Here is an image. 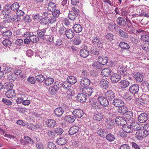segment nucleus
<instances>
[{"label": "nucleus", "instance_id": "nucleus-1", "mask_svg": "<svg viewBox=\"0 0 149 149\" xmlns=\"http://www.w3.org/2000/svg\"><path fill=\"white\" fill-rule=\"evenodd\" d=\"M97 100L104 107H106L109 104L107 99L104 97L100 96L98 97Z\"/></svg>", "mask_w": 149, "mask_h": 149}, {"label": "nucleus", "instance_id": "nucleus-2", "mask_svg": "<svg viewBox=\"0 0 149 149\" xmlns=\"http://www.w3.org/2000/svg\"><path fill=\"white\" fill-rule=\"evenodd\" d=\"M107 99L108 100L110 103L114 99V98L115 97V93L111 90L107 91L105 94Z\"/></svg>", "mask_w": 149, "mask_h": 149}, {"label": "nucleus", "instance_id": "nucleus-3", "mask_svg": "<svg viewBox=\"0 0 149 149\" xmlns=\"http://www.w3.org/2000/svg\"><path fill=\"white\" fill-rule=\"evenodd\" d=\"M111 103L117 107L123 106L124 104V102L121 99L118 98L114 99Z\"/></svg>", "mask_w": 149, "mask_h": 149}, {"label": "nucleus", "instance_id": "nucleus-4", "mask_svg": "<svg viewBox=\"0 0 149 149\" xmlns=\"http://www.w3.org/2000/svg\"><path fill=\"white\" fill-rule=\"evenodd\" d=\"M92 43L95 46L98 47L102 48L103 46L102 43L100 38L97 37L93 38Z\"/></svg>", "mask_w": 149, "mask_h": 149}, {"label": "nucleus", "instance_id": "nucleus-5", "mask_svg": "<svg viewBox=\"0 0 149 149\" xmlns=\"http://www.w3.org/2000/svg\"><path fill=\"white\" fill-rule=\"evenodd\" d=\"M72 113L73 115L79 118H81L84 114L83 111L81 109H75Z\"/></svg>", "mask_w": 149, "mask_h": 149}, {"label": "nucleus", "instance_id": "nucleus-6", "mask_svg": "<svg viewBox=\"0 0 149 149\" xmlns=\"http://www.w3.org/2000/svg\"><path fill=\"white\" fill-rule=\"evenodd\" d=\"M108 58L105 56H100L98 58V62L100 64L104 65L108 62Z\"/></svg>", "mask_w": 149, "mask_h": 149}, {"label": "nucleus", "instance_id": "nucleus-7", "mask_svg": "<svg viewBox=\"0 0 149 149\" xmlns=\"http://www.w3.org/2000/svg\"><path fill=\"white\" fill-rule=\"evenodd\" d=\"M93 88L88 87L87 88L84 87L82 90V92L86 96H89L91 95L93 92Z\"/></svg>", "mask_w": 149, "mask_h": 149}, {"label": "nucleus", "instance_id": "nucleus-8", "mask_svg": "<svg viewBox=\"0 0 149 149\" xmlns=\"http://www.w3.org/2000/svg\"><path fill=\"white\" fill-rule=\"evenodd\" d=\"M132 76L135 78L136 81L138 82H141L143 80V75L139 72L136 74H132Z\"/></svg>", "mask_w": 149, "mask_h": 149}, {"label": "nucleus", "instance_id": "nucleus-9", "mask_svg": "<svg viewBox=\"0 0 149 149\" xmlns=\"http://www.w3.org/2000/svg\"><path fill=\"white\" fill-rule=\"evenodd\" d=\"M139 86L136 84L132 85L130 87L129 90L132 94L134 95L136 94L139 90Z\"/></svg>", "mask_w": 149, "mask_h": 149}, {"label": "nucleus", "instance_id": "nucleus-10", "mask_svg": "<svg viewBox=\"0 0 149 149\" xmlns=\"http://www.w3.org/2000/svg\"><path fill=\"white\" fill-rule=\"evenodd\" d=\"M5 28H1V36L3 38H9L12 35V33L10 31H5Z\"/></svg>", "mask_w": 149, "mask_h": 149}, {"label": "nucleus", "instance_id": "nucleus-11", "mask_svg": "<svg viewBox=\"0 0 149 149\" xmlns=\"http://www.w3.org/2000/svg\"><path fill=\"white\" fill-rule=\"evenodd\" d=\"M74 24L73 28L74 31L77 33L81 32L82 30V26L78 23H76L75 22H73Z\"/></svg>", "mask_w": 149, "mask_h": 149}, {"label": "nucleus", "instance_id": "nucleus-12", "mask_svg": "<svg viewBox=\"0 0 149 149\" xmlns=\"http://www.w3.org/2000/svg\"><path fill=\"white\" fill-rule=\"evenodd\" d=\"M133 115V114L132 111H127L124 113L123 117L126 121H129L132 118Z\"/></svg>", "mask_w": 149, "mask_h": 149}, {"label": "nucleus", "instance_id": "nucleus-13", "mask_svg": "<svg viewBox=\"0 0 149 149\" xmlns=\"http://www.w3.org/2000/svg\"><path fill=\"white\" fill-rule=\"evenodd\" d=\"M146 113H143L139 116L138 119L139 122L141 123L145 122L148 119Z\"/></svg>", "mask_w": 149, "mask_h": 149}, {"label": "nucleus", "instance_id": "nucleus-14", "mask_svg": "<svg viewBox=\"0 0 149 149\" xmlns=\"http://www.w3.org/2000/svg\"><path fill=\"white\" fill-rule=\"evenodd\" d=\"M90 81L87 78H83L80 81V84L83 87H86L90 85Z\"/></svg>", "mask_w": 149, "mask_h": 149}, {"label": "nucleus", "instance_id": "nucleus-15", "mask_svg": "<svg viewBox=\"0 0 149 149\" xmlns=\"http://www.w3.org/2000/svg\"><path fill=\"white\" fill-rule=\"evenodd\" d=\"M121 79L120 76L117 73L113 74L110 78L111 81L113 83H116L119 81Z\"/></svg>", "mask_w": 149, "mask_h": 149}, {"label": "nucleus", "instance_id": "nucleus-16", "mask_svg": "<svg viewBox=\"0 0 149 149\" xmlns=\"http://www.w3.org/2000/svg\"><path fill=\"white\" fill-rule=\"evenodd\" d=\"M129 81L126 80H123L120 81L118 83V84L121 88L124 89L127 87L130 84Z\"/></svg>", "mask_w": 149, "mask_h": 149}, {"label": "nucleus", "instance_id": "nucleus-17", "mask_svg": "<svg viewBox=\"0 0 149 149\" xmlns=\"http://www.w3.org/2000/svg\"><path fill=\"white\" fill-rule=\"evenodd\" d=\"M65 34L67 38L69 39H72L75 35L73 31L69 29H67L65 31Z\"/></svg>", "mask_w": 149, "mask_h": 149}, {"label": "nucleus", "instance_id": "nucleus-18", "mask_svg": "<svg viewBox=\"0 0 149 149\" xmlns=\"http://www.w3.org/2000/svg\"><path fill=\"white\" fill-rule=\"evenodd\" d=\"M79 129V127L78 126H73L69 129L68 132L69 134L72 135H74L78 132Z\"/></svg>", "mask_w": 149, "mask_h": 149}, {"label": "nucleus", "instance_id": "nucleus-19", "mask_svg": "<svg viewBox=\"0 0 149 149\" xmlns=\"http://www.w3.org/2000/svg\"><path fill=\"white\" fill-rule=\"evenodd\" d=\"M116 123L118 125H124L126 123V121L124 118L118 116L117 117L115 120Z\"/></svg>", "mask_w": 149, "mask_h": 149}, {"label": "nucleus", "instance_id": "nucleus-20", "mask_svg": "<svg viewBox=\"0 0 149 149\" xmlns=\"http://www.w3.org/2000/svg\"><path fill=\"white\" fill-rule=\"evenodd\" d=\"M56 124L55 120L53 119H48L46 121V125L49 127H54Z\"/></svg>", "mask_w": 149, "mask_h": 149}, {"label": "nucleus", "instance_id": "nucleus-21", "mask_svg": "<svg viewBox=\"0 0 149 149\" xmlns=\"http://www.w3.org/2000/svg\"><path fill=\"white\" fill-rule=\"evenodd\" d=\"M86 96L83 93L79 94L77 96V100L79 102H85Z\"/></svg>", "mask_w": 149, "mask_h": 149}, {"label": "nucleus", "instance_id": "nucleus-22", "mask_svg": "<svg viewBox=\"0 0 149 149\" xmlns=\"http://www.w3.org/2000/svg\"><path fill=\"white\" fill-rule=\"evenodd\" d=\"M93 118L96 121H100L103 119V116L101 113L97 111L94 113Z\"/></svg>", "mask_w": 149, "mask_h": 149}, {"label": "nucleus", "instance_id": "nucleus-23", "mask_svg": "<svg viewBox=\"0 0 149 149\" xmlns=\"http://www.w3.org/2000/svg\"><path fill=\"white\" fill-rule=\"evenodd\" d=\"M111 72L110 68H106L103 69L101 72V74L103 77H107L109 76Z\"/></svg>", "mask_w": 149, "mask_h": 149}, {"label": "nucleus", "instance_id": "nucleus-24", "mask_svg": "<svg viewBox=\"0 0 149 149\" xmlns=\"http://www.w3.org/2000/svg\"><path fill=\"white\" fill-rule=\"evenodd\" d=\"M108 134V132L106 130L104 129L100 128L97 131V134L99 136L104 137Z\"/></svg>", "mask_w": 149, "mask_h": 149}, {"label": "nucleus", "instance_id": "nucleus-25", "mask_svg": "<svg viewBox=\"0 0 149 149\" xmlns=\"http://www.w3.org/2000/svg\"><path fill=\"white\" fill-rule=\"evenodd\" d=\"M100 84L103 88L106 89L109 87V83L107 80L103 79L100 81Z\"/></svg>", "mask_w": 149, "mask_h": 149}, {"label": "nucleus", "instance_id": "nucleus-26", "mask_svg": "<svg viewBox=\"0 0 149 149\" xmlns=\"http://www.w3.org/2000/svg\"><path fill=\"white\" fill-rule=\"evenodd\" d=\"M50 18L49 17L46 16L41 18L40 20V23L41 25L43 26L49 24Z\"/></svg>", "mask_w": 149, "mask_h": 149}, {"label": "nucleus", "instance_id": "nucleus-27", "mask_svg": "<svg viewBox=\"0 0 149 149\" xmlns=\"http://www.w3.org/2000/svg\"><path fill=\"white\" fill-rule=\"evenodd\" d=\"M48 11H53L56 9V6L55 3L53 2H50L48 3L47 7Z\"/></svg>", "mask_w": 149, "mask_h": 149}, {"label": "nucleus", "instance_id": "nucleus-28", "mask_svg": "<svg viewBox=\"0 0 149 149\" xmlns=\"http://www.w3.org/2000/svg\"><path fill=\"white\" fill-rule=\"evenodd\" d=\"M64 112V110L61 107H58L54 111V113L56 116L59 117L61 116Z\"/></svg>", "mask_w": 149, "mask_h": 149}, {"label": "nucleus", "instance_id": "nucleus-29", "mask_svg": "<svg viewBox=\"0 0 149 149\" xmlns=\"http://www.w3.org/2000/svg\"><path fill=\"white\" fill-rule=\"evenodd\" d=\"M12 70V69L10 67L6 66V65L4 64L1 67V70L3 71V73H9Z\"/></svg>", "mask_w": 149, "mask_h": 149}, {"label": "nucleus", "instance_id": "nucleus-30", "mask_svg": "<svg viewBox=\"0 0 149 149\" xmlns=\"http://www.w3.org/2000/svg\"><path fill=\"white\" fill-rule=\"evenodd\" d=\"M6 96L8 98L14 97L16 96V93L13 90H8L6 93Z\"/></svg>", "mask_w": 149, "mask_h": 149}, {"label": "nucleus", "instance_id": "nucleus-31", "mask_svg": "<svg viewBox=\"0 0 149 149\" xmlns=\"http://www.w3.org/2000/svg\"><path fill=\"white\" fill-rule=\"evenodd\" d=\"M67 82L71 84H74L77 82L76 78L73 76H69L67 78Z\"/></svg>", "mask_w": 149, "mask_h": 149}, {"label": "nucleus", "instance_id": "nucleus-32", "mask_svg": "<svg viewBox=\"0 0 149 149\" xmlns=\"http://www.w3.org/2000/svg\"><path fill=\"white\" fill-rule=\"evenodd\" d=\"M24 144L25 145H26L29 143L31 145H33L34 143L33 140L30 137L27 136H25L24 137Z\"/></svg>", "mask_w": 149, "mask_h": 149}, {"label": "nucleus", "instance_id": "nucleus-33", "mask_svg": "<svg viewBox=\"0 0 149 149\" xmlns=\"http://www.w3.org/2000/svg\"><path fill=\"white\" fill-rule=\"evenodd\" d=\"M80 56L84 58L86 57L89 55L88 51L86 49H82L80 51Z\"/></svg>", "mask_w": 149, "mask_h": 149}, {"label": "nucleus", "instance_id": "nucleus-34", "mask_svg": "<svg viewBox=\"0 0 149 149\" xmlns=\"http://www.w3.org/2000/svg\"><path fill=\"white\" fill-rule=\"evenodd\" d=\"M127 107L126 106L124 105V104L123 106L118 107L117 109V111L118 113L123 114L124 112L127 111Z\"/></svg>", "mask_w": 149, "mask_h": 149}, {"label": "nucleus", "instance_id": "nucleus-35", "mask_svg": "<svg viewBox=\"0 0 149 149\" xmlns=\"http://www.w3.org/2000/svg\"><path fill=\"white\" fill-rule=\"evenodd\" d=\"M122 129L125 132L127 133H130L133 132L130 125H124V126L122 127Z\"/></svg>", "mask_w": 149, "mask_h": 149}, {"label": "nucleus", "instance_id": "nucleus-36", "mask_svg": "<svg viewBox=\"0 0 149 149\" xmlns=\"http://www.w3.org/2000/svg\"><path fill=\"white\" fill-rule=\"evenodd\" d=\"M65 120L69 123H72L75 120L74 116L71 115L66 116L65 118Z\"/></svg>", "mask_w": 149, "mask_h": 149}, {"label": "nucleus", "instance_id": "nucleus-37", "mask_svg": "<svg viewBox=\"0 0 149 149\" xmlns=\"http://www.w3.org/2000/svg\"><path fill=\"white\" fill-rule=\"evenodd\" d=\"M117 24L120 26H123L125 25L126 22L124 19L121 17H119L117 18L116 20Z\"/></svg>", "mask_w": 149, "mask_h": 149}, {"label": "nucleus", "instance_id": "nucleus-38", "mask_svg": "<svg viewBox=\"0 0 149 149\" xmlns=\"http://www.w3.org/2000/svg\"><path fill=\"white\" fill-rule=\"evenodd\" d=\"M13 12L9 8H5L2 11L1 14L3 15L8 16L12 14Z\"/></svg>", "mask_w": 149, "mask_h": 149}, {"label": "nucleus", "instance_id": "nucleus-39", "mask_svg": "<svg viewBox=\"0 0 149 149\" xmlns=\"http://www.w3.org/2000/svg\"><path fill=\"white\" fill-rule=\"evenodd\" d=\"M3 45L7 47L10 48L12 45V42L8 39H6L2 42Z\"/></svg>", "mask_w": 149, "mask_h": 149}, {"label": "nucleus", "instance_id": "nucleus-40", "mask_svg": "<svg viewBox=\"0 0 149 149\" xmlns=\"http://www.w3.org/2000/svg\"><path fill=\"white\" fill-rule=\"evenodd\" d=\"M46 29H43L37 31V33L39 37H44L46 33Z\"/></svg>", "mask_w": 149, "mask_h": 149}, {"label": "nucleus", "instance_id": "nucleus-41", "mask_svg": "<svg viewBox=\"0 0 149 149\" xmlns=\"http://www.w3.org/2000/svg\"><path fill=\"white\" fill-rule=\"evenodd\" d=\"M105 137L106 139L109 142L113 141L115 139V136L111 133H109L107 135V134Z\"/></svg>", "mask_w": 149, "mask_h": 149}, {"label": "nucleus", "instance_id": "nucleus-42", "mask_svg": "<svg viewBox=\"0 0 149 149\" xmlns=\"http://www.w3.org/2000/svg\"><path fill=\"white\" fill-rule=\"evenodd\" d=\"M145 103L144 100L141 98H137L135 100V104L137 106H140Z\"/></svg>", "mask_w": 149, "mask_h": 149}, {"label": "nucleus", "instance_id": "nucleus-43", "mask_svg": "<svg viewBox=\"0 0 149 149\" xmlns=\"http://www.w3.org/2000/svg\"><path fill=\"white\" fill-rule=\"evenodd\" d=\"M20 6L19 3L15 2L13 4L10 6L11 9L14 11H17L18 10Z\"/></svg>", "mask_w": 149, "mask_h": 149}, {"label": "nucleus", "instance_id": "nucleus-44", "mask_svg": "<svg viewBox=\"0 0 149 149\" xmlns=\"http://www.w3.org/2000/svg\"><path fill=\"white\" fill-rule=\"evenodd\" d=\"M119 45L121 48L125 49H127L130 48V46L128 44L123 42H120Z\"/></svg>", "mask_w": 149, "mask_h": 149}, {"label": "nucleus", "instance_id": "nucleus-45", "mask_svg": "<svg viewBox=\"0 0 149 149\" xmlns=\"http://www.w3.org/2000/svg\"><path fill=\"white\" fill-rule=\"evenodd\" d=\"M108 29L109 30L112 31H116V25L114 23H112L108 25Z\"/></svg>", "mask_w": 149, "mask_h": 149}, {"label": "nucleus", "instance_id": "nucleus-46", "mask_svg": "<svg viewBox=\"0 0 149 149\" xmlns=\"http://www.w3.org/2000/svg\"><path fill=\"white\" fill-rule=\"evenodd\" d=\"M54 82V79L53 78L48 77L45 79V83L47 86H50Z\"/></svg>", "mask_w": 149, "mask_h": 149}, {"label": "nucleus", "instance_id": "nucleus-47", "mask_svg": "<svg viewBox=\"0 0 149 149\" xmlns=\"http://www.w3.org/2000/svg\"><path fill=\"white\" fill-rule=\"evenodd\" d=\"M29 38L31 41L34 43L37 42L39 40V38L38 36L36 35H33V33L31 36H30Z\"/></svg>", "mask_w": 149, "mask_h": 149}, {"label": "nucleus", "instance_id": "nucleus-48", "mask_svg": "<svg viewBox=\"0 0 149 149\" xmlns=\"http://www.w3.org/2000/svg\"><path fill=\"white\" fill-rule=\"evenodd\" d=\"M123 97L127 101L130 100L132 99L131 94L129 92L125 93L123 96Z\"/></svg>", "mask_w": 149, "mask_h": 149}, {"label": "nucleus", "instance_id": "nucleus-49", "mask_svg": "<svg viewBox=\"0 0 149 149\" xmlns=\"http://www.w3.org/2000/svg\"><path fill=\"white\" fill-rule=\"evenodd\" d=\"M57 142L59 145L62 146L66 143V141L65 138H61L57 140Z\"/></svg>", "mask_w": 149, "mask_h": 149}, {"label": "nucleus", "instance_id": "nucleus-50", "mask_svg": "<svg viewBox=\"0 0 149 149\" xmlns=\"http://www.w3.org/2000/svg\"><path fill=\"white\" fill-rule=\"evenodd\" d=\"M119 34L120 36L122 38H128V34L123 30L120 29L118 30Z\"/></svg>", "mask_w": 149, "mask_h": 149}, {"label": "nucleus", "instance_id": "nucleus-51", "mask_svg": "<svg viewBox=\"0 0 149 149\" xmlns=\"http://www.w3.org/2000/svg\"><path fill=\"white\" fill-rule=\"evenodd\" d=\"M92 67L94 69L98 70H100L102 69L100 64L98 62H95L93 63L92 65Z\"/></svg>", "mask_w": 149, "mask_h": 149}, {"label": "nucleus", "instance_id": "nucleus-52", "mask_svg": "<svg viewBox=\"0 0 149 149\" xmlns=\"http://www.w3.org/2000/svg\"><path fill=\"white\" fill-rule=\"evenodd\" d=\"M5 88L8 90H12L14 86L13 84L11 82H6L5 83Z\"/></svg>", "mask_w": 149, "mask_h": 149}, {"label": "nucleus", "instance_id": "nucleus-53", "mask_svg": "<svg viewBox=\"0 0 149 149\" xmlns=\"http://www.w3.org/2000/svg\"><path fill=\"white\" fill-rule=\"evenodd\" d=\"M68 17L70 19L73 20L74 21L76 19V17H77L76 14H75L72 11H70Z\"/></svg>", "mask_w": 149, "mask_h": 149}, {"label": "nucleus", "instance_id": "nucleus-54", "mask_svg": "<svg viewBox=\"0 0 149 149\" xmlns=\"http://www.w3.org/2000/svg\"><path fill=\"white\" fill-rule=\"evenodd\" d=\"M106 123L108 126H113L115 124L114 120L112 118H107Z\"/></svg>", "mask_w": 149, "mask_h": 149}, {"label": "nucleus", "instance_id": "nucleus-55", "mask_svg": "<svg viewBox=\"0 0 149 149\" xmlns=\"http://www.w3.org/2000/svg\"><path fill=\"white\" fill-rule=\"evenodd\" d=\"M47 149H56V147L52 142H49L47 143Z\"/></svg>", "mask_w": 149, "mask_h": 149}, {"label": "nucleus", "instance_id": "nucleus-56", "mask_svg": "<svg viewBox=\"0 0 149 149\" xmlns=\"http://www.w3.org/2000/svg\"><path fill=\"white\" fill-rule=\"evenodd\" d=\"M36 79L38 82H42L45 80V78L43 75L39 74L36 77Z\"/></svg>", "mask_w": 149, "mask_h": 149}, {"label": "nucleus", "instance_id": "nucleus-57", "mask_svg": "<svg viewBox=\"0 0 149 149\" xmlns=\"http://www.w3.org/2000/svg\"><path fill=\"white\" fill-rule=\"evenodd\" d=\"M54 131L57 135H61L63 132V130L62 128L58 127L55 129Z\"/></svg>", "mask_w": 149, "mask_h": 149}, {"label": "nucleus", "instance_id": "nucleus-58", "mask_svg": "<svg viewBox=\"0 0 149 149\" xmlns=\"http://www.w3.org/2000/svg\"><path fill=\"white\" fill-rule=\"evenodd\" d=\"M141 39L145 42H148L149 41V36L146 35H142L141 36Z\"/></svg>", "mask_w": 149, "mask_h": 149}, {"label": "nucleus", "instance_id": "nucleus-59", "mask_svg": "<svg viewBox=\"0 0 149 149\" xmlns=\"http://www.w3.org/2000/svg\"><path fill=\"white\" fill-rule=\"evenodd\" d=\"M61 5L64 7V8L65 10L68 9L69 3L68 2L67 0H63L61 2Z\"/></svg>", "mask_w": 149, "mask_h": 149}, {"label": "nucleus", "instance_id": "nucleus-60", "mask_svg": "<svg viewBox=\"0 0 149 149\" xmlns=\"http://www.w3.org/2000/svg\"><path fill=\"white\" fill-rule=\"evenodd\" d=\"M81 42V40L79 38H77L74 39L73 41V43L76 45H78L80 44Z\"/></svg>", "mask_w": 149, "mask_h": 149}, {"label": "nucleus", "instance_id": "nucleus-61", "mask_svg": "<svg viewBox=\"0 0 149 149\" xmlns=\"http://www.w3.org/2000/svg\"><path fill=\"white\" fill-rule=\"evenodd\" d=\"M65 27L63 25H62L60 28L59 30V33L61 35L65 34V31L67 30Z\"/></svg>", "mask_w": 149, "mask_h": 149}, {"label": "nucleus", "instance_id": "nucleus-62", "mask_svg": "<svg viewBox=\"0 0 149 149\" xmlns=\"http://www.w3.org/2000/svg\"><path fill=\"white\" fill-rule=\"evenodd\" d=\"M52 12V14L53 17H57L59 16L60 13V11L58 9H55Z\"/></svg>", "mask_w": 149, "mask_h": 149}, {"label": "nucleus", "instance_id": "nucleus-63", "mask_svg": "<svg viewBox=\"0 0 149 149\" xmlns=\"http://www.w3.org/2000/svg\"><path fill=\"white\" fill-rule=\"evenodd\" d=\"M27 81L31 84H35L36 82V80L34 77H30L27 79Z\"/></svg>", "mask_w": 149, "mask_h": 149}, {"label": "nucleus", "instance_id": "nucleus-64", "mask_svg": "<svg viewBox=\"0 0 149 149\" xmlns=\"http://www.w3.org/2000/svg\"><path fill=\"white\" fill-rule=\"evenodd\" d=\"M2 101L5 104L8 105H11L12 103L10 100L4 98H3Z\"/></svg>", "mask_w": 149, "mask_h": 149}]
</instances>
